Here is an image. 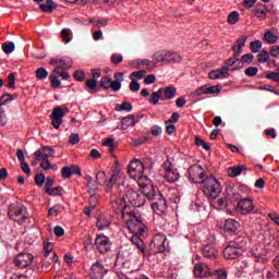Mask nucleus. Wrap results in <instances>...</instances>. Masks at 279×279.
Masks as SVG:
<instances>
[{
	"instance_id": "f257e3e1",
	"label": "nucleus",
	"mask_w": 279,
	"mask_h": 279,
	"mask_svg": "<svg viewBox=\"0 0 279 279\" xmlns=\"http://www.w3.org/2000/svg\"><path fill=\"white\" fill-rule=\"evenodd\" d=\"M142 193H138L131 185L124 186V195L126 199H129V204L133 206V208H141L145 206L147 202L145 197L149 199V202H154L151 204V208L154 213L157 215H165L167 213V201L160 192L158 187L149 184H141L140 185Z\"/></svg>"
},
{
	"instance_id": "f03ea898",
	"label": "nucleus",
	"mask_w": 279,
	"mask_h": 279,
	"mask_svg": "<svg viewBox=\"0 0 279 279\" xmlns=\"http://www.w3.org/2000/svg\"><path fill=\"white\" fill-rule=\"evenodd\" d=\"M187 173L194 184H203V193L207 197L217 199L221 195V183L215 177H207L202 166H191Z\"/></svg>"
},
{
	"instance_id": "7ed1b4c3",
	"label": "nucleus",
	"mask_w": 279,
	"mask_h": 279,
	"mask_svg": "<svg viewBox=\"0 0 279 279\" xmlns=\"http://www.w3.org/2000/svg\"><path fill=\"white\" fill-rule=\"evenodd\" d=\"M111 206L116 215L120 214L123 218H125V215L129 217L126 227L130 232H133V234H140V236L145 234V225H143V217L141 216V213L134 210L129 211L128 205H125V198L114 199L111 202Z\"/></svg>"
},
{
	"instance_id": "20e7f679",
	"label": "nucleus",
	"mask_w": 279,
	"mask_h": 279,
	"mask_svg": "<svg viewBox=\"0 0 279 279\" xmlns=\"http://www.w3.org/2000/svg\"><path fill=\"white\" fill-rule=\"evenodd\" d=\"M9 219L23 226L29 219V214L27 213V207L21 204V202L15 201L9 205Z\"/></svg>"
},
{
	"instance_id": "39448f33",
	"label": "nucleus",
	"mask_w": 279,
	"mask_h": 279,
	"mask_svg": "<svg viewBox=\"0 0 279 279\" xmlns=\"http://www.w3.org/2000/svg\"><path fill=\"white\" fill-rule=\"evenodd\" d=\"M243 247H245V239L238 238L234 241H230L223 250L225 258L234 260L243 255Z\"/></svg>"
},
{
	"instance_id": "423d86ee",
	"label": "nucleus",
	"mask_w": 279,
	"mask_h": 279,
	"mask_svg": "<svg viewBox=\"0 0 279 279\" xmlns=\"http://www.w3.org/2000/svg\"><path fill=\"white\" fill-rule=\"evenodd\" d=\"M153 60L157 63L160 62L161 64H171V62L178 64L182 62V56L177 52L160 50L153 54Z\"/></svg>"
},
{
	"instance_id": "0eeeda50",
	"label": "nucleus",
	"mask_w": 279,
	"mask_h": 279,
	"mask_svg": "<svg viewBox=\"0 0 279 279\" xmlns=\"http://www.w3.org/2000/svg\"><path fill=\"white\" fill-rule=\"evenodd\" d=\"M94 250H97L99 254H108L112 247V242L110 238L105 234H97L95 242L92 244Z\"/></svg>"
},
{
	"instance_id": "6e6552de",
	"label": "nucleus",
	"mask_w": 279,
	"mask_h": 279,
	"mask_svg": "<svg viewBox=\"0 0 279 279\" xmlns=\"http://www.w3.org/2000/svg\"><path fill=\"white\" fill-rule=\"evenodd\" d=\"M254 201L251 198H242L235 206V211L240 215H252L254 213Z\"/></svg>"
},
{
	"instance_id": "1a4fd4ad",
	"label": "nucleus",
	"mask_w": 279,
	"mask_h": 279,
	"mask_svg": "<svg viewBox=\"0 0 279 279\" xmlns=\"http://www.w3.org/2000/svg\"><path fill=\"white\" fill-rule=\"evenodd\" d=\"M165 243H167V236H165L162 234L154 235V238L150 242L151 252L154 254H162V252H165V250H167L165 247Z\"/></svg>"
},
{
	"instance_id": "9d476101",
	"label": "nucleus",
	"mask_w": 279,
	"mask_h": 279,
	"mask_svg": "<svg viewBox=\"0 0 279 279\" xmlns=\"http://www.w3.org/2000/svg\"><path fill=\"white\" fill-rule=\"evenodd\" d=\"M34 260V255L29 253H20L15 259L13 260L15 267L20 269H25V267H29Z\"/></svg>"
},
{
	"instance_id": "9b49d317",
	"label": "nucleus",
	"mask_w": 279,
	"mask_h": 279,
	"mask_svg": "<svg viewBox=\"0 0 279 279\" xmlns=\"http://www.w3.org/2000/svg\"><path fill=\"white\" fill-rule=\"evenodd\" d=\"M92 80L86 81V86L89 88L90 95H95V93H99V88H97V80L101 77V70L93 69L92 70Z\"/></svg>"
},
{
	"instance_id": "f8f14e48",
	"label": "nucleus",
	"mask_w": 279,
	"mask_h": 279,
	"mask_svg": "<svg viewBox=\"0 0 279 279\" xmlns=\"http://www.w3.org/2000/svg\"><path fill=\"white\" fill-rule=\"evenodd\" d=\"M65 112L62 107H56L50 114V119L52 121V125L54 130H59L60 125H62V118L64 117Z\"/></svg>"
},
{
	"instance_id": "ddd939ff",
	"label": "nucleus",
	"mask_w": 279,
	"mask_h": 279,
	"mask_svg": "<svg viewBox=\"0 0 279 279\" xmlns=\"http://www.w3.org/2000/svg\"><path fill=\"white\" fill-rule=\"evenodd\" d=\"M132 260V252L120 248L117 254L116 265L118 267H125Z\"/></svg>"
},
{
	"instance_id": "4468645a",
	"label": "nucleus",
	"mask_w": 279,
	"mask_h": 279,
	"mask_svg": "<svg viewBox=\"0 0 279 279\" xmlns=\"http://www.w3.org/2000/svg\"><path fill=\"white\" fill-rule=\"evenodd\" d=\"M159 94H161V101H171L178 96V88L173 85L161 87L159 88Z\"/></svg>"
},
{
	"instance_id": "2eb2a0df",
	"label": "nucleus",
	"mask_w": 279,
	"mask_h": 279,
	"mask_svg": "<svg viewBox=\"0 0 279 279\" xmlns=\"http://www.w3.org/2000/svg\"><path fill=\"white\" fill-rule=\"evenodd\" d=\"M105 274H108V269H106L104 267V264L96 262L90 267L89 278L90 279H101V278H104Z\"/></svg>"
},
{
	"instance_id": "dca6fc26",
	"label": "nucleus",
	"mask_w": 279,
	"mask_h": 279,
	"mask_svg": "<svg viewBox=\"0 0 279 279\" xmlns=\"http://www.w3.org/2000/svg\"><path fill=\"white\" fill-rule=\"evenodd\" d=\"M210 275V267H208L206 263H199L195 265L194 276H196V278H208Z\"/></svg>"
},
{
	"instance_id": "f3484780",
	"label": "nucleus",
	"mask_w": 279,
	"mask_h": 279,
	"mask_svg": "<svg viewBox=\"0 0 279 279\" xmlns=\"http://www.w3.org/2000/svg\"><path fill=\"white\" fill-rule=\"evenodd\" d=\"M49 64L51 66H57L58 69H62L63 71H66L73 66V61L71 59H58V58H52L50 59Z\"/></svg>"
},
{
	"instance_id": "a211bd4d",
	"label": "nucleus",
	"mask_w": 279,
	"mask_h": 279,
	"mask_svg": "<svg viewBox=\"0 0 279 279\" xmlns=\"http://www.w3.org/2000/svg\"><path fill=\"white\" fill-rule=\"evenodd\" d=\"M201 254L203 258H207V260H215V258H217V248H215L213 244H207L201 248Z\"/></svg>"
},
{
	"instance_id": "6ab92c4d",
	"label": "nucleus",
	"mask_w": 279,
	"mask_h": 279,
	"mask_svg": "<svg viewBox=\"0 0 279 279\" xmlns=\"http://www.w3.org/2000/svg\"><path fill=\"white\" fill-rule=\"evenodd\" d=\"M239 228H241V223L232 218L225 221V232H228L229 234H236Z\"/></svg>"
},
{
	"instance_id": "aec40b11",
	"label": "nucleus",
	"mask_w": 279,
	"mask_h": 279,
	"mask_svg": "<svg viewBox=\"0 0 279 279\" xmlns=\"http://www.w3.org/2000/svg\"><path fill=\"white\" fill-rule=\"evenodd\" d=\"M230 71V69L228 66L218 69V70H214L209 72V78L210 80H221L229 77L230 73H228Z\"/></svg>"
},
{
	"instance_id": "412c9836",
	"label": "nucleus",
	"mask_w": 279,
	"mask_h": 279,
	"mask_svg": "<svg viewBox=\"0 0 279 279\" xmlns=\"http://www.w3.org/2000/svg\"><path fill=\"white\" fill-rule=\"evenodd\" d=\"M165 178L167 182H169L170 184H173L178 182V180H180V173H178V169H172L171 167H168L166 169Z\"/></svg>"
},
{
	"instance_id": "4be33fe9",
	"label": "nucleus",
	"mask_w": 279,
	"mask_h": 279,
	"mask_svg": "<svg viewBox=\"0 0 279 279\" xmlns=\"http://www.w3.org/2000/svg\"><path fill=\"white\" fill-rule=\"evenodd\" d=\"M143 167H144L143 161L138 159H134L128 166V173L130 175H134L136 172L141 171Z\"/></svg>"
},
{
	"instance_id": "5701e85b",
	"label": "nucleus",
	"mask_w": 279,
	"mask_h": 279,
	"mask_svg": "<svg viewBox=\"0 0 279 279\" xmlns=\"http://www.w3.org/2000/svg\"><path fill=\"white\" fill-rule=\"evenodd\" d=\"M136 125V116L129 114L122 119V130H128V128H134Z\"/></svg>"
},
{
	"instance_id": "b1692460",
	"label": "nucleus",
	"mask_w": 279,
	"mask_h": 279,
	"mask_svg": "<svg viewBox=\"0 0 279 279\" xmlns=\"http://www.w3.org/2000/svg\"><path fill=\"white\" fill-rule=\"evenodd\" d=\"M247 169L245 166H233L228 168V175L229 178H236L243 173Z\"/></svg>"
},
{
	"instance_id": "393cba45",
	"label": "nucleus",
	"mask_w": 279,
	"mask_h": 279,
	"mask_svg": "<svg viewBox=\"0 0 279 279\" xmlns=\"http://www.w3.org/2000/svg\"><path fill=\"white\" fill-rule=\"evenodd\" d=\"M41 12H48L51 13L53 12V10H56L58 8V4H56V2H53V0H46V3H41L39 5Z\"/></svg>"
},
{
	"instance_id": "a878e982",
	"label": "nucleus",
	"mask_w": 279,
	"mask_h": 279,
	"mask_svg": "<svg viewBox=\"0 0 279 279\" xmlns=\"http://www.w3.org/2000/svg\"><path fill=\"white\" fill-rule=\"evenodd\" d=\"M245 43H247V36H241L236 40L238 51H235V58H240L241 53H243V48L245 47Z\"/></svg>"
},
{
	"instance_id": "bb28decb",
	"label": "nucleus",
	"mask_w": 279,
	"mask_h": 279,
	"mask_svg": "<svg viewBox=\"0 0 279 279\" xmlns=\"http://www.w3.org/2000/svg\"><path fill=\"white\" fill-rule=\"evenodd\" d=\"M119 175V167H116L113 170V174L109 179L108 183L106 184L105 191L106 193H110L112 191V187L114 186V178Z\"/></svg>"
},
{
	"instance_id": "cd10ccee",
	"label": "nucleus",
	"mask_w": 279,
	"mask_h": 279,
	"mask_svg": "<svg viewBox=\"0 0 279 279\" xmlns=\"http://www.w3.org/2000/svg\"><path fill=\"white\" fill-rule=\"evenodd\" d=\"M116 110L117 112H132L133 107L132 104H130L129 101H123L122 104L116 105Z\"/></svg>"
},
{
	"instance_id": "c85d7f7f",
	"label": "nucleus",
	"mask_w": 279,
	"mask_h": 279,
	"mask_svg": "<svg viewBox=\"0 0 279 279\" xmlns=\"http://www.w3.org/2000/svg\"><path fill=\"white\" fill-rule=\"evenodd\" d=\"M158 101H162L160 89H158L157 92H153L150 97L148 98V104H151V106L158 105Z\"/></svg>"
},
{
	"instance_id": "c756f323",
	"label": "nucleus",
	"mask_w": 279,
	"mask_h": 279,
	"mask_svg": "<svg viewBox=\"0 0 279 279\" xmlns=\"http://www.w3.org/2000/svg\"><path fill=\"white\" fill-rule=\"evenodd\" d=\"M16 97H19L17 94H4L0 97V106H5V104H10V101H14V99H16Z\"/></svg>"
},
{
	"instance_id": "7c9ffc66",
	"label": "nucleus",
	"mask_w": 279,
	"mask_h": 279,
	"mask_svg": "<svg viewBox=\"0 0 279 279\" xmlns=\"http://www.w3.org/2000/svg\"><path fill=\"white\" fill-rule=\"evenodd\" d=\"M64 206L62 205H54L53 207H50L48 210V217H58L60 213H63Z\"/></svg>"
},
{
	"instance_id": "2f4dec72",
	"label": "nucleus",
	"mask_w": 279,
	"mask_h": 279,
	"mask_svg": "<svg viewBox=\"0 0 279 279\" xmlns=\"http://www.w3.org/2000/svg\"><path fill=\"white\" fill-rule=\"evenodd\" d=\"M264 40H266V43H268V45H276V43H278V36H276L274 33H271V31H267L264 34Z\"/></svg>"
},
{
	"instance_id": "473e14b6",
	"label": "nucleus",
	"mask_w": 279,
	"mask_h": 279,
	"mask_svg": "<svg viewBox=\"0 0 279 279\" xmlns=\"http://www.w3.org/2000/svg\"><path fill=\"white\" fill-rule=\"evenodd\" d=\"M16 49V46L14 45V41H7L2 44V51L7 53V56H10Z\"/></svg>"
},
{
	"instance_id": "72a5a7b5",
	"label": "nucleus",
	"mask_w": 279,
	"mask_h": 279,
	"mask_svg": "<svg viewBox=\"0 0 279 279\" xmlns=\"http://www.w3.org/2000/svg\"><path fill=\"white\" fill-rule=\"evenodd\" d=\"M241 193L232 192L227 194V201L229 204H234L235 202H241Z\"/></svg>"
},
{
	"instance_id": "f704fd0d",
	"label": "nucleus",
	"mask_w": 279,
	"mask_h": 279,
	"mask_svg": "<svg viewBox=\"0 0 279 279\" xmlns=\"http://www.w3.org/2000/svg\"><path fill=\"white\" fill-rule=\"evenodd\" d=\"M73 33L69 28H63L61 31V38L64 40V43L69 44L71 40H73Z\"/></svg>"
},
{
	"instance_id": "c9c22d12",
	"label": "nucleus",
	"mask_w": 279,
	"mask_h": 279,
	"mask_svg": "<svg viewBox=\"0 0 279 279\" xmlns=\"http://www.w3.org/2000/svg\"><path fill=\"white\" fill-rule=\"evenodd\" d=\"M109 226V220L104 217L98 218L96 221V228H98V230H106Z\"/></svg>"
},
{
	"instance_id": "e433bc0d",
	"label": "nucleus",
	"mask_w": 279,
	"mask_h": 279,
	"mask_svg": "<svg viewBox=\"0 0 279 279\" xmlns=\"http://www.w3.org/2000/svg\"><path fill=\"white\" fill-rule=\"evenodd\" d=\"M35 159L38 160L39 162H45L49 160V154L44 153L43 148H40L39 150L35 151Z\"/></svg>"
},
{
	"instance_id": "4c0bfd02",
	"label": "nucleus",
	"mask_w": 279,
	"mask_h": 279,
	"mask_svg": "<svg viewBox=\"0 0 279 279\" xmlns=\"http://www.w3.org/2000/svg\"><path fill=\"white\" fill-rule=\"evenodd\" d=\"M210 276L211 279H228V272L223 269L215 270Z\"/></svg>"
},
{
	"instance_id": "58836bf2",
	"label": "nucleus",
	"mask_w": 279,
	"mask_h": 279,
	"mask_svg": "<svg viewBox=\"0 0 279 279\" xmlns=\"http://www.w3.org/2000/svg\"><path fill=\"white\" fill-rule=\"evenodd\" d=\"M104 146L105 147H109V154H112V151H114V149H117L118 144L114 143V138L109 137L104 142Z\"/></svg>"
},
{
	"instance_id": "ea45409f",
	"label": "nucleus",
	"mask_w": 279,
	"mask_h": 279,
	"mask_svg": "<svg viewBox=\"0 0 279 279\" xmlns=\"http://www.w3.org/2000/svg\"><path fill=\"white\" fill-rule=\"evenodd\" d=\"M49 77V72L45 68H38L36 70V78L37 80H47Z\"/></svg>"
},
{
	"instance_id": "a19ab883",
	"label": "nucleus",
	"mask_w": 279,
	"mask_h": 279,
	"mask_svg": "<svg viewBox=\"0 0 279 279\" xmlns=\"http://www.w3.org/2000/svg\"><path fill=\"white\" fill-rule=\"evenodd\" d=\"M239 19H240L239 12L233 11V12H231V13L228 15L227 21H228V23H229L230 25H236V23H239Z\"/></svg>"
},
{
	"instance_id": "79ce46f5",
	"label": "nucleus",
	"mask_w": 279,
	"mask_h": 279,
	"mask_svg": "<svg viewBox=\"0 0 279 279\" xmlns=\"http://www.w3.org/2000/svg\"><path fill=\"white\" fill-rule=\"evenodd\" d=\"M7 87L11 88L12 90H14V88H16V75L14 73H10L8 75Z\"/></svg>"
},
{
	"instance_id": "37998d69",
	"label": "nucleus",
	"mask_w": 279,
	"mask_h": 279,
	"mask_svg": "<svg viewBox=\"0 0 279 279\" xmlns=\"http://www.w3.org/2000/svg\"><path fill=\"white\" fill-rule=\"evenodd\" d=\"M111 85H112V78H111V77L105 76V77H102V78L100 80V86H101V88H104L105 90L110 89Z\"/></svg>"
},
{
	"instance_id": "c03bdc74",
	"label": "nucleus",
	"mask_w": 279,
	"mask_h": 279,
	"mask_svg": "<svg viewBox=\"0 0 279 279\" xmlns=\"http://www.w3.org/2000/svg\"><path fill=\"white\" fill-rule=\"evenodd\" d=\"M62 191H64L63 186H57V187H50L49 190H46L47 195H50L52 197H56V195H62L60 193H62Z\"/></svg>"
},
{
	"instance_id": "a18cd8bd",
	"label": "nucleus",
	"mask_w": 279,
	"mask_h": 279,
	"mask_svg": "<svg viewBox=\"0 0 279 279\" xmlns=\"http://www.w3.org/2000/svg\"><path fill=\"white\" fill-rule=\"evenodd\" d=\"M263 49V41L260 40H254L251 43V51L252 53H258Z\"/></svg>"
},
{
	"instance_id": "49530a36",
	"label": "nucleus",
	"mask_w": 279,
	"mask_h": 279,
	"mask_svg": "<svg viewBox=\"0 0 279 279\" xmlns=\"http://www.w3.org/2000/svg\"><path fill=\"white\" fill-rule=\"evenodd\" d=\"M221 93V87L219 85H214L210 87H205V94L206 95H217Z\"/></svg>"
},
{
	"instance_id": "de8ad7c7",
	"label": "nucleus",
	"mask_w": 279,
	"mask_h": 279,
	"mask_svg": "<svg viewBox=\"0 0 279 279\" xmlns=\"http://www.w3.org/2000/svg\"><path fill=\"white\" fill-rule=\"evenodd\" d=\"M267 60H269V52H267V50H262L257 54V61L260 62V64H265V62H267Z\"/></svg>"
},
{
	"instance_id": "09e8293b",
	"label": "nucleus",
	"mask_w": 279,
	"mask_h": 279,
	"mask_svg": "<svg viewBox=\"0 0 279 279\" xmlns=\"http://www.w3.org/2000/svg\"><path fill=\"white\" fill-rule=\"evenodd\" d=\"M97 202H99V194H92L89 196V208H93L95 210L97 208Z\"/></svg>"
},
{
	"instance_id": "8fccbe9b",
	"label": "nucleus",
	"mask_w": 279,
	"mask_h": 279,
	"mask_svg": "<svg viewBox=\"0 0 279 279\" xmlns=\"http://www.w3.org/2000/svg\"><path fill=\"white\" fill-rule=\"evenodd\" d=\"M137 64H145L147 66V69H154V66H156V64H158V62H156L154 59L153 61H149L147 59H140L137 60Z\"/></svg>"
},
{
	"instance_id": "3c124183",
	"label": "nucleus",
	"mask_w": 279,
	"mask_h": 279,
	"mask_svg": "<svg viewBox=\"0 0 279 279\" xmlns=\"http://www.w3.org/2000/svg\"><path fill=\"white\" fill-rule=\"evenodd\" d=\"M195 143H196L197 147H203V149H205V151H210V145H208L206 142H204V140H202L201 137H196Z\"/></svg>"
},
{
	"instance_id": "603ef678",
	"label": "nucleus",
	"mask_w": 279,
	"mask_h": 279,
	"mask_svg": "<svg viewBox=\"0 0 279 279\" xmlns=\"http://www.w3.org/2000/svg\"><path fill=\"white\" fill-rule=\"evenodd\" d=\"M226 206H228V196L225 198H219L216 202L215 208H217V210H221L222 208H226Z\"/></svg>"
},
{
	"instance_id": "864d4df0",
	"label": "nucleus",
	"mask_w": 279,
	"mask_h": 279,
	"mask_svg": "<svg viewBox=\"0 0 279 279\" xmlns=\"http://www.w3.org/2000/svg\"><path fill=\"white\" fill-rule=\"evenodd\" d=\"M73 77L76 80V82H84V80H86V73H84V71L76 70Z\"/></svg>"
},
{
	"instance_id": "5fc2aeb1",
	"label": "nucleus",
	"mask_w": 279,
	"mask_h": 279,
	"mask_svg": "<svg viewBox=\"0 0 279 279\" xmlns=\"http://www.w3.org/2000/svg\"><path fill=\"white\" fill-rule=\"evenodd\" d=\"M45 180H47V178L43 173H37L35 175V184L37 186H43L45 184Z\"/></svg>"
},
{
	"instance_id": "6e6d98bb",
	"label": "nucleus",
	"mask_w": 279,
	"mask_h": 279,
	"mask_svg": "<svg viewBox=\"0 0 279 279\" xmlns=\"http://www.w3.org/2000/svg\"><path fill=\"white\" fill-rule=\"evenodd\" d=\"M61 175L64 178V180H69L71 175H73V171L71 170V167H63L61 170Z\"/></svg>"
},
{
	"instance_id": "4d7b16f0",
	"label": "nucleus",
	"mask_w": 279,
	"mask_h": 279,
	"mask_svg": "<svg viewBox=\"0 0 279 279\" xmlns=\"http://www.w3.org/2000/svg\"><path fill=\"white\" fill-rule=\"evenodd\" d=\"M146 73L147 72L145 70L135 71L130 74V77L132 81L134 80V77H136V80H143V76L146 75Z\"/></svg>"
},
{
	"instance_id": "13d9d810",
	"label": "nucleus",
	"mask_w": 279,
	"mask_h": 279,
	"mask_svg": "<svg viewBox=\"0 0 279 279\" xmlns=\"http://www.w3.org/2000/svg\"><path fill=\"white\" fill-rule=\"evenodd\" d=\"M244 73L247 77H254L258 73V68L250 66L244 71Z\"/></svg>"
},
{
	"instance_id": "bf43d9fd",
	"label": "nucleus",
	"mask_w": 279,
	"mask_h": 279,
	"mask_svg": "<svg viewBox=\"0 0 279 279\" xmlns=\"http://www.w3.org/2000/svg\"><path fill=\"white\" fill-rule=\"evenodd\" d=\"M49 80H50V84L53 88H60V86L62 85L60 80H58V76L50 75Z\"/></svg>"
},
{
	"instance_id": "052dcab7",
	"label": "nucleus",
	"mask_w": 279,
	"mask_h": 279,
	"mask_svg": "<svg viewBox=\"0 0 279 279\" xmlns=\"http://www.w3.org/2000/svg\"><path fill=\"white\" fill-rule=\"evenodd\" d=\"M131 242L136 245L138 248H141L143 245H145V242L138 238V235H132Z\"/></svg>"
},
{
	"instance_id": "680f3d73",
	"label": "nucleus",
	"mask_w": 279,
	"mask_h": 279,
	"mask_svg": "<svg viewBox=\"0 0 279 279\" xmlns=\"http://www.w3.org/2000/svg\"><path fill=\"white\" fill-rule=\"evenodd\" d=\"M121 62H123V54L113 53L111 56V63L112 64H121Z\"/></svg>"
},
{
	"instance_id": "e2e57ef3",
	"label": "nucleus",
	"mask_w": 279,
	"mask_h": 279,
	"mask_svg": "<svg viewBox=\"0 0 279 279\" xmlns=\"http://www.w3.org/2000/svg\"><path fill=\"white\" fill-rule=\"evenodd\" d=\"M150 134L153 135V136H160V134H162V128H160V126H158V125H153L151 128H150Z\"/></svg>"
},
{
	"instance_id": "0e129e2a",
	"label": "nucleus",
	"mask_w": 279,
	"mask_h": 279,
	"mask_svg": "<svg viewBox=\"0 0 279 279\" xmlns=\"http://www.w3.org/2000/svg\"><path fill=\"white\" fill-rule=\"evenodd\" d=\"M241 59H242V62H244V64H252V62L254 61V54L246 53L242 56Z\"/></svg>"
},
{
	"instance_id": "69168bd1",
	"label": "nucleus",
	"mask_w": 279,
	"mask_h": 279,
	"mask_svg": "<svg viewBox=\"0 0 279 279\" xmlns=\"http://www.w3.org/2000/svg\"><path fill=\"white\" fill-rule=\"evenodd\" d=\"M69 143H70V145H77V143H80V135L72 133L70 135Z\"/></svg>"
},
{
	"instance_id": "338daca9",
	"label": "nucleus",
	"mask_w": 279,
	"mask_h": 279,
	"mask_svg": "<svg viewBox=\"0 0 279 279\" xmlns=\"http://www.w3.org/2000/svg\"><path fill=\"white\" fill-rule=\"evenodd\" d=\"M267 80H272V82H279V72H270L266 74Z\"/></svg>"
},
{
	"instance_id": "774afa93",
	"label": "nucleus",
	"mask_w": 279,
	"mask_h": 279,
	"mask_svg": "<svg viewBox=\"0 0 279 279\" xmlns=\"http://www.w3.org/2000/svg\"><path fill=\"white\" fill-rule=\"evenodd\" d=\"M270 56L272 58H278V56H279V46L278 45H275L270 48Z\"/></svg>"
}]
</instances>
